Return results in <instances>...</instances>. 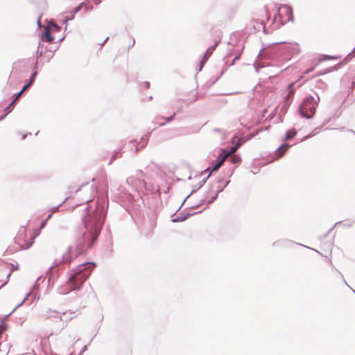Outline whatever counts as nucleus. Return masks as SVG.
Returning <instances> with one entry per match:
<instances>
[{
  "instance_id": "nucleus-1",
  "label": "nucleus",
  "mask_w": 355,
  "mask_h": 355,
  "mask_svg": "<svg viewBox=\"0 0 355 355\" xmlns=\"http://www.w3.org/2000/svg\"><path fill=\"white\" fill-rule=\"evenodd\" d=\"M74 211L75 213L81 212L83 215V225L76 232V250L80 254L92 247L101 232L102 225L96 216H85L88 211L87 204L78 206Z\"/></svg>"
},
{
  "instance_id": "nucleus-2",
  "label": "nucleus",
  "mask_w": 355,
  "mask_h": 355,
  "mask_svg": "<svg viewBox=\"0 0 355 355\" xmlns=\"http://www.w3.org/2000/svg\"><path fill=\"white\" fill-rule=\"evenodd\" d=\"M96 264L92 262L80 264L75 269L71 270V275L68 279L69 291L79 290L83 283L91 275Z\"/></svg>"
},
{
  "instance_id": "nucleus-3",
  "label": "nucleus",
  "mask_w": 355,
  "mask_h": 355,
  "mask_svg": "<svg viewBox=\"0 0 355 355\" xmlns=\"http://www.w3.org/2000/svg\"><path fill=\"white\" fill-rule=\"evenodd\" d=\"M40 230H37L35 233H28V239H27V230L25 227H21L15 238L16 243L20 246V249L25 250L29 248L33 243L35 238L39 234Z\"/></svg>"
},
{
  "instance_id": "nucleus-4",
  "label": "nucleus",
  "mask_w": 355,
  "mask_h": 355,
  "mask_svg": "<svg viewBox=\"0 0 355 355\" xmlns=\"http://www.w3.org/2000/svg\"><path fill=\"white\" fill-rule=\"evenodd\" d=\"M318 101L313 96L306 97L300 107L301 115L307 119L311 118L315 112Z\"/></svg>"
},
{
  "instance_id": "nucleus-5",
  "label": "nucleus",
  "mask_w": 355,
  "mask_h": 355,
  "mask_svg": "<svg viewBox=\"0 0 355 355\" xmlns=\"http://www.w3.org/2000/svg\"><path fill=\"white\" fill-rule=\"evenodd\" d=\"M236 150V148H232L231 150L228 153H227L225 155H221L218 157V162L215 164V166L213 168H208L207 169V171H209V175H207V178H209L211 174L214 172L217 171L224 163V162L226 160V159L233 153H234Z\"/></svg>"
},
{
  "instance_id": "nucleus-6",
  "label": "nucleus",
  "mask_w": 355,
  "mask_h": 355,
  "mask_svg": "<svg viewBox=\"0 0 355 355\" xmlns=\"http://www.w3.org/2000/svg\"><path fill=\"white\" fill-rule=\"evenodd\" d=\"M338 57H331V56H329V55H320L319 58H318L316 59V62L314 64V66L313 67H311V69L306 70L304 73H309L310 71H313L314 67L318 64L320 62H322L325 60H330V59H338Z\"/></svg>"
},
{
  "instance_id": "nucleus-7",
  "label": "nucleus",
  "mask_w": 355,
  "mask_h": 355,
  "mask_svg": "<svg viewBox=\"0 0 355 355\" xmlns=\"http://www.w3.org/2000/svg\"><path fill=\"white\" fill-rule=\"evenodd\" d=\"M288 150V146L287 144H282L281 145L277 150L275 153V159H279L282 157L286 151Z\"/></svg>"
},
{
  "instance_id": "nucleus-8",
  "label": "nucleus",
  "mask_w": 355,
  "mask_h": 355,
  "mask_svg": "<svg viewBox=\"0 0 355 355\" xmlns=\"http://www.w3.org/2000/svg\"><path fill=\"white\" fill-rule=\"evenodd\" d=\"M43 40L47 42H52L54 37L51 36L49 29H46L43 35Z\"/></svg>"
},
{
  "instance_id": "nucleus-9",
  "label": "nucleus",
  "mask_w": 355,
  "mask_h": 355,
  "mask_svg": "<svg viewBox=\"0 0 355 355\" xmlns=\"http://www.w3.org/2000/svg\"><path fill=\"white\" fill-rule=\"evenodd\" d=\"M198 98V92L196 89H195L193 92H191V97L187 98V101L190 103L196 101Z\"/></svg>"
},
{
  "instance_id": "nucleus-10",
  "label": "nucleus",
  "mask_w": 355,
  "mask_h": 355,
  "mask_svg": "<svg viewBox=\"0 0 355 355\" xmlns=\"http://www.w3.org/2000/svg\"><path fill=\"white\" fill-rule=\"evenodd\" d=\"M35 75H36L35 72L34 73H33L32 76H31L30 82L23 87L21 90L20 91V92H21L22 94L24 93V91H26L32 85V83L34 81V78H35Z\"/></svg>"
},
{
  "instance_id": "nucleus-11",
  "label": "nucleus",
  "mask_w": 355,
  "mask_h": 355,
  "mask_svg": "<svg viewBox=\"0 0 355 355\" xmlns=\"http://www.w3.org/2000/svg\"><path fill=\"white\" fill-rule=\"evenodd\" d=\"M21 94H22L21 92H19L18 93L15 94L14 95V97H15L14 100L8 106L7 109H10L14 105V103L16 102V101H17V99L21 96Z\"/></svg>"
},
{
  "instance_id": "nucleus-12",
  "label": "nucleus",
  "mask_w": 355,
  "mask_h": 355,
  "mask_svg": "<svg viewBox=\"0 0 355 355\" xmlns=\"http://www.w3.org/2000/svg\"><path fill=\"white\" fill-rule=\"evenodd\" d=\"M217 44H218V43H216V44H215V46H214L209 47V48L207 49V52H206V53H205V55H209L211 54V53H212V51L214 50V48H215V46H216Z\"/></svg>"
},
{
  "instance_id": "nucleus-13",
  "label": "nucleus",
  "mask_w": 355,
  "mask_h": 355,
  "mask_svg": "<svg viewBox=\"0 0 355 355\" xmlns=\"http://www.w3.org/2000/svg\"><path fill=\"white\" fill-rule=\"evenodd\" d=\"M288 8L286 6H283L279 8V15H282L284 12L286 13Z\"/></svg>"
},
{
  "instance_id": "nucleus-14",
  "label": "nucleus",
  "mask_w": 355,
  "mask_h": 355,
  "mask_svg": "<svg viewBox=\"0 0 355 355\" xmlns=\"http://www.w3.org/2000/svg\"><path fill=\"white\" fill-rule=\"evenodd\" d=\"M296 134H297V132L295 130H290V134H289L290 139L293 138L296 135Z\"/></svg>"
},
{
  "instance_id": "nucleus-15",
  "label": "nucleus",
  "mask_w": 355,
  "mask_h": 355,
  "mask_svg": "<svg viewBox=\"0 0 355 355\" xmlns=\"http://www.w3.org/2000/svg\"><path fill=\"white\" fill-rule=\"evenodd\" d=\"M63 260L64 262L69 263L71 261L72 258L70 257H67L66 255L64 256Z\"/></svg>"
},
{
  "instance_id": "nucleus-16",
  "label": "nucleus",
  "mask_w": 355,
  "mask_h": 355,
  "mask_svg": "<svg viewBox=\"0 0 355 355\" xmlns=\"http://www.w3.org/2000/svg\"><path fill=\"white\" fill-rule=\"evenodd\" d=\"M83 6L87 7V4H85V3H81L78 7H77V8H76V12L79 11V10H80V8H81L82 7H83Z\"/></svg>"
},
{
  "instance_id": "nucleus-17",
  "label": "nucleus",
  "mask_w": 355,
  "mask_h": 355,
  "mask_svg": "<svg viewBox=\"0 0 355 355\" xmlns=\"http://www.w3.org/2000/svg\"><path fill=\"white\" fill-rule=\"evenodd\" d=\"M261 28H264V25L263 23H259V27L257 28V30L259 31Z\"/></svg>"
},
{
  "instance_id": "nucleus-18",
  "label": "nucleus",
  "mask_w": 355,
  "mask_h": 355,
  "mask_svg": "<svg viewBox=\"0 0 355 355\" xmlns=\"http://www.w3.org/2000/svg\"><path fill=\"white\" fill-rule=\"evenodd\" d=\"M102 2V0H94L95 5H98Z\"/></svg>"
},
{
  "instance_id": "nucleus-19",
  "label": "nucleus",
  "mask_w": 355,
  "mask_h": 355,
  "mask_svg": "<svg viewBox=\"0 0 355 355\" xmlns=\"http://www.w3.org/2000/svg\"><path fill=\"white\" fill-rule=\"evenodd\" d=\"M175 114H174L172 116H171L170 118H168V119H167V121H171V120L173 119V117H174V116H175Z\"/></svg>"
},
{
  "instance_id": "nucleus-20",
  "label": "nucleus",
  "mask_w": 355,
  "mask_h": 355,
  "mask_svg": "<svg viewBox=\"0 0 355 355\" xmlns=\"http://www.w3.org/2000/svg\"><path fill=\"white\" fill-rule=\"evenodd\" d=\"M285 138H286V139H288V131H287V132H286V134H285Z\"/></svg>"
},
{
  "instance_id": "nucleus-21",
  "label": "nucleus",
  "mask_w": 355,
  "mask_h": 355,
  "mask_svg": "<svg viewBox=\"0 0 355 355\" xmlns=\"http://www.w3.org/2000/svg\"><path fill=\"white\" fill-rule=\"evenodd\" d=\"M292 86H293L292 85H290V91H289L290 95L292 93Z\"/></svg>"
},
{
  "instance_id": "nucleus-22",
  "label": "nucleus",
  "mask_w": 355,
  "mask_h": 355,
  "mask_svg": "<svg viewBox=\"0 0 355 355\" xmlns=\"http://www.w3.org/2000/svg\"><path fill=\"white\" fill-rule=\"evenodd\" d=\"M53 26L55 28H56L57 29H59V27L58 26V25H56L55 24H53Z\"/></svg>"
},
{
  "instance_id": "nucleus-23",
  "label": "nucleus",
  "mask_w": 355,
  "mask_h": 355,
  "mask_svg": "<svg viewBox=\"0 0 355 355\" xmlns=\"http://www.w3.org/2000/svg\"><path fill=\"white\" fill-rule=\"evenodd\" d=\"M298 52H299V49H298V47H297L295 49V53H297Z\"/></svg>"
}]
</instances>
